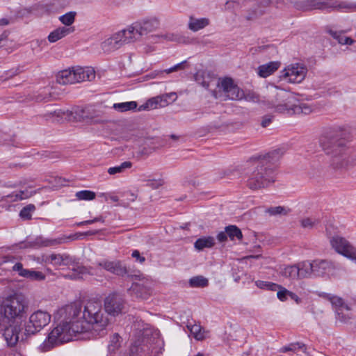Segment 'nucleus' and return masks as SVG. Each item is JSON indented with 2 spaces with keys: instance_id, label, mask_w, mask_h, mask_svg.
<instances>
[{
  "instance_id": "6e6552de",
  "label": "nucleus",
  "mask_w": 356,
  "mask_h": 356,
  "mask_svg": "<svg viewBox=\"0 0 356 356\" xmlns=\"http://www.w3.org/2000/svg\"><path fill=\"white\" fill-rule=\"evenodd\" d=\"M51 316L47 311L38 309L33 312L25 326V332L27 334H34L51 322Z\"/></svg>"
},
{
  "instance_id": "c03bdc74",
  "label": "nucleus",
  "mask_w": 356,
  "mask_h": 356,
  "mask_svg": "<svg viewBox=\"0 0 356 356\" xmlns=\"http://www.w3.org/2000/svg\"><path fill=\"white\" fill-rule=\"evenodd\" d=\"M75 197L79 200H92L95 198L96 194L93 191L83 190L76 192Z\"/></svg>"
},
{
  "instance_id": "de8ad7c7",
  "label": "nucleus",
  "mask_w": 356,
  "mask_h": 356,
  "mask_svg": "<svg viewBox=\"0 0 356 356\" xmlns=\"http://www.w3.org/2000/svg\"><path fill=\"white\" fill-rule=\"evenodd\" d=\"M320 221L316 218H305L300 220L301 226L305 229H312L319 224Z\"/></svg>"
},
{
  "instance_id": "4d7b16f0",
  "label": "nucleus",
  "mask_w": 356,
  "mask_h": 356,
  "mask_svg": "<svg viewBox=\"0 0 356 356\" xmlns=\"http://www.w3.org/2000/svg\"><path fill=\"white\" fill-rule=\"evenodd\" d=\"M277 296L280 301H286L289 297V291L278 284Z\"/></svg>"
},
{
  "instance_id": "6e6d98bb",
  "label": "nucleus",
  "mask_w": 356,
  "mask_h": 356,
  "mask_svg": "<svg viewBox=\"0 0 356 356\" xmlns=\"http://www.w3.org/2000/svg\"><path fill=\"white\" fill-rule=\"evenodd\" d=\"M120 337L118 334L115 333L111 337L108 349L110 351H114L120 346Z\"/></svg>"
},
{
  "instance_id": "cd10ccee",
  "label": "nucleus",
  "mask_w": 356,
  "mask_h": 356,
  "mask_svg": "<svg viewBox=\"0 0 356 356\" xmlns=\"http://www.w3.org/2000/svg\"><path fill=\"white\" fill-rule=\"evenodd\" d=\"M186 327L190 331L191 334L197 340H203L208 337L209 332L206 331L199 324H192L191 323L188 322Z\"/></svg>"
},
{
  "instance_id": "680f3d73",
  "label": "nucleus",
  "mask_w": 356,
  "mask_h": 356,
  "mask_svg": "<svg viewBox=\"0 0 356 356\" xmlns=\"http://www.w3.org/2000/svg\"><path fill=\"white\" fill-rule=\"evenodd\" d=\"M74 305H76V307L79 309V314H77V315L76 316V318H74V319H73L72 321L74 322L75 321L76 324H77L78 325H81V324L83 322H85V320L82 317V312H81V307L76 304H74Z\"/></svg>"
},
{
  "instance_id": "5701e85b",
  "label": "nucleus",
  "mask_w": 356,
  "mask_h": 356,
  "mask_svg": "<svg viewBox=\"0 0 356 356\" xmlns=\"http://www.w3.org/2000/svg\"><path fill=\"white\" fill-rule=\"evenodd\" d=\"M210 24V19L207 17H196L191 15L188 17V29L193 32L199 31Z\"/></svg>"
},
{
  "instance_id": "79ce46f5",
  "label": "nucleus",
  "mask_w": 356,
  "mask_h": 356,
  "mask_svg": "<svg viewBox=\"0 0 356 356\" xmlns=\"http://www.w3.org/2000/svg\"><path fill=\"white\" fill-rule=\"evenodd\" d=\"M226 233L231 240H241L243 237L241 231L235 225H229L225 228Z\"/></svg>"
},
{
  "instance_id": "09e8293b",
  "label": "nucleus",
  "mask_w": 356,
  "mask_h": 356,
  "mask_svg": "<svg viewBox=\"0 0 356 356\" xmlns=\"http://www.w3.org/2000/svg\"><path fill=\"white\" fill-rule=\"evenodd\" d=\"M255 284L257 287L260 289H267L273 291H277V287H279L277 284L262 280L256 281Z\"/></svg>"
},
{
  "instance_id": "a18cd8bd",
  "label": "nucleus",
  "mask_w": 356,
  "mask_h": 356,
  "mask_svg": "<svg viewBox=\"0 0 356 356\" xmlns=\"http://www.w3.org/2000/svg\"><path fill=\"white\" fill-rule=\"evenodd\" d=\"M35 207L34 204H30L24 207L19 212V216L23 220H30L32 217V213L35 211Z\"/></svg>"
},
{
  "instance_id": "bb28decb",
  "label": "nucleus",
  "mask_w": 356,
  "mask_h": 356,
  "mask_svg": "<svg viewBox=\"0 0 356 356\" xmlns=\"http://www.w3.org/2000/svg\"><path fill=\"white\" fill-rule=\"evenodd\" d=\"M74 31V27L61 26L51 32L48 36L50 42H55Z\"/></svg>"
},
{
  "instance_id": "e2e57ef3",
  "label": "nucleus",
  "mask_w": 356,
  "mask_h": 356,
  "mask_svg": "<svg viewBox=\"0 0 356 356\" xmlns=\"http://www.w3.org/2000/svg\"><path fill=\"white\" fill-rule=\"evenodd\" d=\"M131 256L133 258L136 259V261L140 262V264H143L145 261V258L140 255L138 250H135L133 251Z\"/></svg>"
},
{
  "instance_id": "e433bc0d",
  "label": "nucleus",
  "mask_w": 356,
  "mask_h": 356,
  "mask_svg": "<svg viewBox=\"0 0 356 356\" xmlns=\"http://www.w3.org/2000/svg\"><path fill=\"white\" fill-rule=\"evenodd\" d=\"M296 264L291 266H285L282 270V275L290 280H299L298 270H297Z\"/></svg>"
},
{
  "instance_id": "9b49d317",
  "label": "nucleus",
  "mask_w": 356,
  "mask_h": 356,
  "mask_svg": "<svg viewBox=\"0 0 356 356\" xmlns=\"http://www.w3.org/2000/svg\"><path fill=\"white\" fill-rule=\"evenodd\" d=\"M332 247L339 254L356 260V249L344 238L336 236L330 240Z\"/></svg>"
},
{
  "instance_id": "72a5a7b5",
  "label": "nucleus",
  "mask_w": 356,
  "mask_h": 356,
  "mask_svg": "<svg viewBox=\"0 0 356 356\" xmlns=\"http://www.w3.org/2000/svg\"><path fill=\"white\" fill-rule=\"evenodd\" d=\"M323 297L331 302L332 305L335 307L336 311L341 308H345L347 312L350 310L349 307L344 304L343 300L338 296L331 294H324Z\"/></svg>"
},
{
  "instance_id": "774afa93",
  "label": "nucleus",
  "mask_w": 356,
  "mask_h": 356,
  "mask_svg": "<svg viewBox=\"0 0 356 356\" xmlns=\"http://www.w3.org/2000/svg\"><path fill=\"white\" fill-rule=\"evenodd\" d=\"M289 297L293 300L297 304H300L301 302V299L298 296L297 294L292 291H289Z\"/></svg>"
},
{
  "instance_id": "9d476101",
  "label": "nucleus",
  "mask_w": 356,
  "mask_h": 356,
  "mask_svg": "<svg viewBox=\"0 0 356 356\" xmlns=\"http://www.w3.org/2000/svg\"><path fill=\"white\" fill-rule=\"evenodd\" d=\"M125 301L118 293H113L106 296L104 300V309L108 316H117L124 309Z\"/></svg>"
},
{
  "instance_id": "864d4df0",
  "label": "nucleus",
  "mask_w": 356,
  "mask_h": 356,
  "mask_svg": "<svg viewBox=\"0 0 356 356\" xmlns=\"http://www.w3.org/2000/svg\"><path fill=\"white\" fill-rule=\"evenodd\" d=\"M65 115V112L62 110L49 111L44 115L47 120H54L55 118H62Z\"/></svg>"
},
{
  "instance_id": "dca6fc26",
  "label": "nucleus",
  "mask_w": 356,
  "mask_h": 356,
  "mask_svg": "<svg viewBox=\"0 0 356 356\" xmlns=\"http://www.w3.org/2000/svg\"><path fill=\"white\" fill-rule=\"evenodd\" d=\"M38 263L51 264L56 266H67L72 262V257L66 254H51L42 255L36 260Z\"/></svg>"
},
{
  "instance_id": "a19ab883",
  "label": "nucleus",
  "mask_w": 356,
  "mask_h": 356,
  "mask_svg": "<svg viewBox=\"0 0 356 356\" xmlns=\"http://www.w3.org/2000/svg\"><path fill=\"white\" fill-rule=\"evenodd\" d=\"M132 163L130 161H124L120 165L111 167L108 169V173L111 175L122 173L125 170L130 168Z\"/></svg>"
},
{
  "instance_id": "1a4fd4ad",
  "label": "nucleus",
  "mask_w": 356,
  "mask_h": 356,
  "mask_svg": "<svg viewBox=\"0 0 356 356\" xmlns=\"http://www.w3.org/2000/svg\"><path fill=\"white\" fill-rule=\"evenodd\" d=\"M307 72V67L305 64L291 63L281 71L280 77L289 83H300L305 80Z\"/></svg>"
},
{
  "instance_id": "bf43d9fd",
  "label": "nucleus",
  "mask_w": 356,
  "mask_h": 356,
  "mask_svg": "<svg viewBox=\"0 0 356 356\" xmlns=\"http://www.w3.org/2000/svg\"><path fill=\"white\" fill-rule=\"evenodd\" d=\"M186 63V61H184V62H181L180 63H178L175 65H174L173 67H170V68H168V69H166L163 71H161L159 73L161 74H163L164 72L166 73V74H170V73H172L173 72H175V71H177V70H182L184 68V63Z\"/></svg>"
},
{
  "instance_id": "ddd939ff",
  "label": "nucleus",
  "mask_w": 356,
  "mask_h": 356,
  "mask_svg": "<svg viewBox=\"0 0 356 356\" xmlns=\"http://www.w3.org/2000/svg\"><path fill=\"white\" fill-rule=\"evenodd\" d=\"M278 92L276 93V104L274 105L275 111L277 113L289 115H293V104H291L289 95L278 88H275Z\"/></svg>"
},
{
  "instance_id": "423d86ee",
  "label": "nucleus",
  "mask_w": 356,
  "mask_h": 356,
  "mask_svg": "<svg viewBox=\"0 0 356 356\" xmlns=\"http://www.w3.org/2000/svg\"><path fill=\"white\" fill-rule=\"evenodd\" d=\"M298 8L303 11L325 10L330 12H347L354 10L355 6L340 0H305L298 4Z\"/></svg>"
},
{
  "instance_id": "69168bd1",
  "label": "nucleus",
  "mask_w": 356,
  "mask_h": 356,
  "mask_svg": "<svg viewBox=\"0 0 356 356\" xmlns=\"http://www.w3.org/2000/svg\"><path fill=\"white\" fill-rule=\"evenodd\" d=\"M96 222H104V220L102 216H98L92 220H84L85 225H90V224L95 223Z\"/></svg>"
},
{
  "instance_id": "a211bd4d",
  "label": "nucleus",
  "mask_w": 356,
  "mask_h": 356,
  "mask_svg": "<svg viewBox=\"0 0 356 356\" xmlns=\"http://www.w3.org/2000/svg\"><path fill=\"white\" fill-rule=\"evenodd\" d=\"M12 270L17 272L19 276L31 281L40 282L44 280L46 278L45 275L42 272L24 268L22 264L19 262L13 265Z\"/></svg>"
},
{
  "instance_id": "052dcab7",
  "label": "nucleus",
  "mask_w": 356,
  "mask_h": 356,
  "mask_svg": "<svg viewBox=\"0 0 356 356\" xmlns=\"http://www.w3.org/2000/svg\"><path fill=\"white\" fill-rule=\"evenodd\" d=\"M163 184L161 179H152L147 181V186L152 189H157Z\"/></svg>"
},
{
  "instance_id": "473e14b6",
  "label": "nucleus",
  "mask_w": 356,
  "mask_h": 356,
  "mask_svg": "<svg viewBox=\"0 0 356 356\" xmlns=\"http://www.w3.org/2000/svg\"><path fill=\"white\" fill-rule=\"evenodd\" d=\"M293 114L308 115L314 111V107L308 103L301 102L298 104H293Z\"/></svg>"
},
{
  "instance_id": "4be33fe9",
  "label": "nucleus",
  "mask_w": 356,
  "mask_h": 356,
  "mask_svg": "<svg viewBox=\"0 0 356 356\" xmlns=\"http://www.w3.org/2000/svg\"><path fill=\"white\" fill-rule=\"evenodd\" d=\"M21 327L18 324L10 325L6 327L3 335L8 346H13L17 343Z\"/></svg>"
},
{
  "instance_id": "7ed1b4c3",
  "label": "nucleus",
  "mask_w": 356,
  "mask_h": 356,
  "mask_svg": "<svg viewBox=\"0 0 356 356\" xmlns=\"http://www.w3.org/2000/svg\"><path fill=\"white\" fill-rule=\"evenodd\" d=\"M281 149H275L253 158L249 163L247 186L252 190L268 187L275 181V165L283 155Z\"/></svg>"
},
{
  "instance_id": "f8f14e48",
  "label": "nucleus",
  "mask_w": 356,
  "mask_h": 356,
  "mask_svg": "<svg viewBox=\"0 0 356 356\" xmlns=\"http://www.w3.org/2000/svg\"><path fill=\"white\" fill-rule=\"evenodd\" d=\"M337 275V267L334 264L326 260L312 261L313 277H331Z\"/></svg>"
},
{
  "instance_id": "c85d7f7f",
  "label": "nucleus",
  "mask_w": 356,
  "mask_h": 356,
  "mask_svg": "<svg viewBox=\"0 0 356 356\" xmlns=\"http://www.w3.org/2000/svg\"><path fill=\"white\" fill-rule=\"evenodd\" d=\"M56 81L63 85L74 83V67L59 72L56 76Z\"/></svg>"
},
{
  "instance_id": "aec40b11",
  "label": "nucleus",
  "mask_w": 356,
  "mask_h": 356,
  "mask_svg": "<svg viewBox=\"0 0 356 356\" xmlns=\"http://www.w3.org/2000/svg\"><path fill=\"white\" fill-rule=\"evenodd\" d=\"M125 44L135 42L143 36L136 22L128 26L126 29L120 31Z\"/></svg>"
},
{
  "instance_id": "4c0bfd02",
  "label": "nucleus",
  "mask_w": 356,
  "mask_h": 356,
  "mask_svg": "<svg viewBox=\"0 0 356 356\" xmlns=\"http://www.w3.org/2000/svg\"><path fill=\"white\" fill-rule=\"evenodd\" d=\"M226 95L229 99L241 100L244 97V92L234 84L230 90H228V93Z\"/></svg>"
},
{
  "instance_id": "ea45409f",
  "label": "nucleus",
  "mask_w": 356,
  "mask_h": 356,
  "mask_svg": "<svg viewBox=\"0 0 356 356\" xmlns=\"http://www.w3.org/2000/svg\"><path fill=\"white\" fill-rule=\"evenodd\" d=\"M159 97L160 98V107H165L175 102L177 99V95L175 92L165 93L159 95Z\"/></svg>"
},
{
  "instance_id": "b1692460",
  "label": "nucleus",
  "mask_w": 356,
  "mask_h": 356,
  "mask_svg": "<svg viewBox=\"0 0 356 356\" xmlns=\"http://www.w3.org/2000/svg\"><path fill=\"white\" fill-rule=\"evenodd\" d=\"M136 24L143 36L155 31L159 25V21L155 18L136 22Z\"/></svg>"
},
{
  "instance_id": "0e129e2a",
  "label": "nucleus",
  "mask_w": 356,
  "mask_h": 356,
  "mask_svg": "<svg viewBox=\"0 0 356 356\" xmlns=\"http://www.w3.org/2000/svg\"><path fill=\"white\" fill-rule=\"evenodd\" d=\"M271 122H272V117L270 115H266L263 118L261 122V125L263 127H266L271 123Z\"/></svg>"
},
{
  "instance_id": "412c9836",
  "label": "nucleus",
  "mask_w": 356,
  "mask_h": 356,
  "mask_svg": "<svg viewBox=\"0 0 356 356\" xmlns=\"http://www.w3.org/2000/svg\"><path fill=\"white\" fill-rule=\"evenodd\" d=\"M74 83L82 81H91L95 78V72L91 67H74Z\"/></svg>"
},
{
  "instance_id": "8fccbe9b",
  "label": "nucleus",
  "mask_w": 356,
  "mask_h": 356,
  "mask_svg": "<svg viewBox=\"0 0 356 356\" xmlns=\"http://www.w3.org/2000/svg\"><path fill=\"white\" fill-rule=\"evenodd\" d=\"M76 13L68 12L59 17V20L67 27L72 25L75 19Z\"/></svg>"
},
{
  "instance_id": "f3484780",
  "label": "nucleus",
  "mask_w": 356,
  "mask_h": 356,
  "mask_svg": "<svg viewBox=\"0 0 356 356\" xmlns=\"http://www.w3.org/2000/svg\"><path fill=\"white\" fill-rule=\"evenodd\" d=\"M124 44H126L119 31L104 40L101 44V47L104 52H111L120 49Z\"/></svg>"
},
{
  "instance_id": "4468645a",
  "label": "nucleus",
  "mask_w": 356,
  "mask_h": 356,
  "mask_svg": "<svg viewBox=\"0 0 356 356\" xmlns=\"http://www.w3.org/2000/svg\"><path fill=\"white\" fill-rule=\"evenodd\" d=\"M79 118L91 124H103L108 122L103 111L92 108H86L76 111Z\"/></svg>"
},
{
  "instance_id": "0eeeda50",
  "label": "nucleus",
  "mask_w": 356,
  "mask_h": 356,
  "mask_svg": "<svg viewBox=\"0 0 356 356\" xmlns=\"http://www.w3.org/2000/svg\"><path fill=\"white\" fill-rule=\"evenodd\" d=\"M1 306L8 321L21 319L28 309L26 299L22 293H15L8 297Z\"/></svg>"
},
{
  "instance_id": "c9c22d12",
  "label": "nucleus",
  "mask_w": 356,
  "mask_h": 356,
  "mask_svg": "<svg viewBox=\"0 0 356 356\" xmlns=\"http://www.w3.org/2000/svg\"><path fill=\"white\" fill-rule=\"evenodd\" d=\"M329 33L333 38L337 40L341 44H353L355 40L343 35V32L330 31Z\"/></svg>"
},
{
  "instance_id": "a878e982",
  "label": "nucleus",
  "mask_w": 356,
  "mask_h": 356,
  "mask_svg": "<svg viewBox=\"0 0 356 356\" xmlns=\"http://www.w3.org/2000/svg\"><path fill=\"white\" fill-rule=\"evenodd\" d=\"M296 266L299 280L312 277V261H300L296 264Z\"/></svg>"
},
{
  "instance_id": "20e7f679",
  "label": "nucleus",
  "mask_w": 356,
  "mask_h": 356,
  "mask_svg": "<svg viewBox=\"0 0 356 356\" xmlns=\"http://www.w3.org/2000/svg\"><path fill=\"white\" fill-rule=\"evenodd\" d=\"M81 312L85 320V322L79 325L83 334L81 339L102 337L107 334L110 318L100 302L88 301Z\"/></svg>"
},
{
  "instance_id": "13d9d810",
  "label": "nucleus",
  "mask_w": 356,
  "mask_h": 356,
  "mask_svg": "<svg viewBox=\"0 0 356 356\" xmlns=\"http://www.w3.org/2000/svg\"><path fill=\"white\" fill-rule=\"evenodd\" d=\"M336 314L338 319L341 322H346L351 318L349 311L347 312L345 308L337 309Z\"/></svg>"
},
{
  "instance_id": "7c9ffc66",
  "label": "nucleus",
  "mask_w": 356,
  "mask_h": 356,
  "mask_svg": "<svg viewBox=\"0 0 356 356\" xmlns=\"http://www.w3.org/2000/svg\"><path fill=\"white\" fill-rule=\"evenodd\" d=\"M33 194V193L32 192H30L28 190L20 191L17 192H13L11 194L4 196L2 197V200L14 202L27 199L31 197Z\"/></svg>"
},
{
  "instance_id": "603ef678",
  "label": "nucleus",
  "mask_w": 356,
  "mask_h": 356,
  "mask_svg": "<svg viewBox=\"0 0 356 356\" xmlns=\"http://www.w3.org/2000/svg\"><path fill=\"white\" fill-rule=\"evenodd\" d=\"M266 212L270 216H281L286 215L288 213V210L284 207L278 206L270 207L266 210Z\"/></svg>"
},
{
  "instance_id": "2eb2a0df",
  "label": "nucleus",
  "mask_w": 356,
  "mask_h": 356,
  "mask_svg": "<svg viewBox=\"0 0 356 356\" xmlns=\"http://www.w3.org/2000/svg\"><path fill=\"white\" fill-rule=\"evenodd\" d=\"M97 266L118 276L123 277L128 273L127 266L120 260L104 259L98 262Z\"/></svg>"
},
{
  "instance_id": "393cba45",
  "label": "nucleus",
  "mask_w": 356,
  "mask_h": 356,
  "mask_svg": "<svg viewBox=\"0 0 356 356\" xmlns=\"http://www.w3.org/2000/svg\"><path fill=\"white\" fill-rule=\"evenodd\" d=\"M281 63L280 61H272L261 65L257 68L258 75L261 77L266 78L277 71Z\"/></svg>"
},
{
  "instance_id": "39448f33",
  "label": "nucleus",
  "mask_w": 356,
  "mask_h": 356,
  "mask_svg": "<svg viewBox=\"0 0 356 356\" xmlns=\"http://www.w3.org/2000/svg\"><path fill=\"white\" fill-rule=\"evenodd\" d=\"M134 326L137 339L131 347L132 355L146 350H149L152 356H157L163 353L164 341L161 338L159 330L143 322H138Z\"/></svg>"
},
{
  "instance_id": "49530a36",
  "label": "nucleus",
  "mask_w": 356,
  "mask_h": 356,
  "mask_svg": "<svg viewBox=\"0 0 356 356\" xmlns=\"http://www.w3.org/2000/svg\"><path fill=\"white\" fill-rule=\"evenodd\" d=\"M92 268H88L85 266H78L76 269H74L75 272H77L78 274L74 273L72 275H67L65 277L70 278V279H79V278H81V276H80L81 274L83 275V274L88 273V274L92 275L93 272H92Z\"/></svg>"
},
{
  "instance_id": "3c124183",
  "label": "nucleus",
  "mask_w": 356,
  "mask_h": 356,
  "mask_svg": "<svg viewBox=\"0 0 356 356\" xmlns=\"http://www.w3.org/2000/svg\"><path fill=\"white\" fill-rule=\"evenodd\" d=\"M270 3V0H261L259 2L258 8L254 10V13L252 16L249 17L248 19H252L259 15H262L264 13V9L268 7Z\"/></svg>"
},
{
  "instance_id": "c756f323",
  "label": "nucleus",
  "mask_w": 356,
  "mask_h": 356,
  "mask_svg": "<svg viewBox=\"0 0 356 356\" xmlns=\"http://www.w3.org/2000/svg\"><path fill=\"white\" fill-rule=\"evenodd\" d=\"M166 40L176 42L181 44H192L193 39L188 35L179 33H169L163 36Z\"/></svg>"
},
{
  "instance_id": "6ab92c4d",
  "label": "nucleus",
  "mask_w": 356,
  "mask_h": 356,
  "mask_svg": "<svg viewBox=\"0 0 356 356\" xmlns=\"http://www.w3.org/2000/svg\"><path fill=\"white\" fill-rule=\"evenodd\" d=\"M129 291L131 295L142 299H147L152 293L150 283L147 280L133 283Z\"/></svg>"
},
{
  "instance_id": "37998d69",
  "label": "nucleus",
  "mask_w": 356,
  "mask_h": 356,
  "mask_svg": "<svg viewBox=\"0 0 356 356\" xmlns=\"http://www.w3.org/2000/svg\"><path fill=\"white\" fill-rule=\"evenodd\" d=\"M137 106L136 102H127L122 103L114 104L113 108L120 112H124L135 109Z\"/></svg>"
},
{
  "instance_id": "f03ea898",
  "label": "nucleus",
  "mask_w": 356,
  "mask_h": 356,
  "mask_svg": "<svg viewBox=\"0 0 356 356\" xmlns=\"http://www.w3.org/2000/svg\"><path fill=\"white\" fill-rule=\"evenodd\" d=\"M348 135L344 128L334 127L325 129L319 137V145L334 168H345L350 163Z\"/></svg>"
},
{
  "instance_id": "58836bf2",
  "label": "nucleus",
  "mask_w": 356,
  "mask_h": 356,
  "mask_svg": "<svg viewBox=\"0 0 356 356\" xmlns=\"http://www.w3.org/2000/svg\"><path fill=\"white\" fill-rule=\"evenodd\" d=\"M160 108V98L159 96L150 98L145 104L140 106L139 110H153Z\"/></svg>"
},
{
  "instance_id": "f257e3e1",
  "label": "nucleus",
  "mask_w": 356,
  "mask_h": 356,
  "mask_svg": "<svg viewBox=\"0 0 356 356\" xmlns=\"http://www.w3.org/2000/svg\"><path fill=\"white\" fill-rule=\"evenodd\" d=\"M77 314L79 309L74 305H67L58 309L55 318L59 322L49 332L38 349L41 352H47L56 346L69 342L74 337L81 339L83 334L79 325L72 321Z\"/></svg>"
},
{
  "instance_id": "338daca9",
  "label": "nucleus",
  "mask_w": 356,
  "mask_h": 356,
  "mask_svg": "<svg viewBox=\"0 0 356 356\" xmlns=\"http://www.w3.org/2000/svg\"><path fill=\"white\" fill-rule=\"evenodd\" d=\"M8 321L6 317L5 313L3 312V307L0 305V325L4 324Z\"/></svg>"
},
{
  "instance_id": "f704fd0d",
  "label": "nucleus",
  "mask_w": 356,
  "mask_h": 356,
  "mask_svg": "<svg viewBox=\"0 0 356 356\" xmlns=\"http://www.w3.org/2000/svg\"><path fill=\"white\" fill-rule=\"evenodd\" d=\"M189 286L193 288H204L209 285V280L202 275L191 277L188 281Z\"/></svg>"
},
{
  "instance_id": "5fc2aeb1",
  "label": "nucleus",
  "mask_w": 356,
  "mask_h": 356,
  "mask_svg": "<svg viewBox=\"0 0 356 356\" xmlns=\"http://www.w3.org/2000/svg\"><path fill=\"white\" fill-rule=\"evenodd\" d=\"M234 85V83L232 79L225 78L218 83V87L227 95L228 93V90H230Z\"/></svg>"
},
{
  "instance_id": "2f4dec72",
  "label": "nucleus",
  "mask_w": 356,
  "mask_h": 356,
  "mask_svg": "<svg viewBox=\"0 0 356 356\" xmlns=\"http://www.w3.org/2000/svg\"><path fill=\"white\" fill-rule=\"evenodd\" d=\"M215 244L214 238L212 236L202 237L198 238L194 243L196 250L201 251L204 248H210Z\"/></svg>"
}]
</instances>
